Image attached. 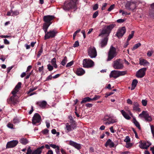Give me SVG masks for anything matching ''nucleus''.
<instances>
[{"label": "nucleus", "mask_w": 154, "mask_h": 154, "mask_svg": "<svg viewBox=\"0 0 154 154\" xmlns=\"http://www.w3.org/2000/svg\"><path fill=\"white\" fill-rule=\"evenodd\" d=\"M115 24H112L109 25H105L100 30V33L98 35L99 37H104L102 39L99 43V45L101 48L105 47L107 44L108 40V37L111 32L112 30L115 27Z\"/></svg>", "instance_id": "obj_1"}, {"label": "nucleus", "mask_w": 154, "mask_h": 154, "mask_svg": "<svg viewBox=\"0 0 154 154\" xmlns=\"http://www.w3.org/2000/svg\"><path fill=\"white\" fill-rule=\"evenodd\" d=\"M21 82H19L12 91L11 93L13 94V96L10 97L7 100V102L8 103L15 105L19 102L18 97L16 94L19 91L21 87Z\"/></svg>", "instance_id": "obj_2"}, {"label": "nucleus", "mask_w": 154, "mask_h": 154, "mask_svg": "<svg viewBox=\"0 0 154 154\" xmlns=\"http://www.w3.org/2000/svg\"><path fill=\"white\" fill-rule=\"evenodd\" d=\"M76 8V6L71 1L66 0L64 3L63 8L64 10L69 11L71 9H75Z\"/></svg>", "instance_id": "obj_3"}, {"label": "nucleus", "mask_w": 154, "mask_h": 154, "mask_svg": "<svg viewBox=\"0 0 154 154\" xmlns=\"http://www.w3.org/2000/svg\"><path fill=\"white\" fill-rule=\"evenodd\" d=\"M116 55V49L112 46H111L108 53L107 61H109L112 59Z\"/></svg>", "instance_id": "obj_4"}, {"label": "nucleus", "mask_w": 154, "mask_h": 154, "mask_svg": "<svg viewBox=\"0 0 154 154\" xmlns=\"http://www.w3.org/2000/svg\"><path fill=\"white\" fill-rule=\"evenodd\" d=\"M44 148V146L43 145L32 151L30 147H29L27 150L26 154H41Z\"/></svg>", "instance_id": "obj_5"}, {"label": "nucleus", "mask_w": 154, "mask_h": 154, "mask_svg": "<svg viewBox=\"0 0 154 154\" xmlns=\"http://www.w3.org/2000/svg\"><path fill=\"white\" fill-rule=\"evenodd\" d=\"M88 55L91 58H95L97 56V51L94 47H90L88 50Z\"/></svg>", "instance_id": "obj_6"}, {"label": "nucleus", "mask_w": 154, "mask_h": 154, "mask_svg": "<svg viewBox=\"0 0 154 154\" xmlns=\"http://www.w3.org/2000/svg\"><path fill=\"white\" fill-rule=\"evenodd\" d=\"M83 66L86 68H91L94 65V62L90 59H84L83 61Z\"/></svg>", "instance_id": "obj_7"}, {"label": "nucleus", "mask_w": 154, "mask_h": 154, "mask_svg": "<svg viewBox=\"0 0 154 154\" xmlns=\"http://www.w3.org/2000/svg\"><path fill=\"white\" fill-rule=\"evenodd\" d=\"M57 32L55 30H51L45 33V39H47L50 38H54L57 33Z\"/></svg>", "instance_id": "obj_8"}, {"label": "nucleus", "mask_w": 154, "mask_h": 154, "mask_svg": "<svg viewBox=\"0 0 154 154\" xmlns=\"http://www.w3.org/2000/svg\"><path fill=\"white\" fill-rule=\"evenodd\" d=\"M76 125L74 124L67 123L65 125L64 129L66 132L68 133L75 129Z\"/></svg>", "instance_id": "obj_9"}, {"label": "nucleus", "mask_w": 154, "mask_h": 154, "mask_svg": "<svg viewBox=\"0 0 154 154\" xmlns=\"http://www.w3.org/2000/svg\"><path fill=\"white\" fill-rule=\"evenodd\" d=\"M141 118H143L146 121L150 122L152 121V119L147 111H143L139 115Z\"/></svg>", "instance_id": "obj_10"}, {"label": "nucleus", "mask_w": 154, "mask_h": 154, "mask_svg": "<svg viewBox=\"0 0 154 154\" xmlns=\"http://www.w3.org/2000/svg\"><path fill=\"white\" fill-rule=\"evenodd\" d=\"M103 120L107 121V122L105 123V124L108 125L116 123L118 122L117 119L113 118L108 115H106L104 116Z\"/></svg>", "instance_id": "obj_11"}, {"label": "nucleus", "mask_w": 154, "mask_h": 154, "mask_svg": "<svg viewBox=\"0 0 154 154\" xmlns=\"http://www.w3.org/2000/svg\"><path fill=\"white\" fill-rule=\"evenodd\" d=\"M113 66L114 69H121L124 67L123 64L120 62V59L114 61Z\"/></svg>", "instance_id": "obj_12"}, {"label": "nucleus", "mask_w": 154, "mask_h": 154, "mask_svg": "<svg viewBox=\"0 0 154 154\" xmlns=\"http://www.w3.org/2000/svg\"><path fill=\"white\" fill-rule=\"evenodd\" d=\"M41 117L40 115L38 113H35L32 117V123L33 125H36L40 123L41 121Z\"/></svg>", "instance_id": "obj_13"}, {"label": "nucleus", "mask_w": 154, "mask_h": 154, "mask_svg": "<svg viewBox=\"0 0 154 154\" xmlns=\"http://www.w3.org/2000/svg\"><path fill=\"white\" fill-rule=\"evenodd\" d=\"M54 18V16L48 15L44 16L43 18V20L45 23L50 24L51 25L52 23V20Z\"/></svg>", "instance_id": "obj_14"}, {"label": "nucleus", "mask_w": 154, "mask_h": 154, "mask_svg": "<svg viewBox=\"0 0 154 154\" xmlns=\"http://www.w3.org/2000/svg\"><path fill=\"white\" fill-rule=\"evenodd\" d=\"M36 104L40 108L45 109L48 108V105L45 100H42L38 101L36 102Z\"/></svg>", "instance_id": "obj_15"}, {"label": "nucleus", "mask_w": 154, "mask_h": 154, "mask_svg": "<svg viewBox=\"0 0 154 154\" xmlns=\"http://www.w3.org/2000/svg\"><path fill=\"white\" fill-rule=\"evenodd\" d=\"M139 146L141 149H147L151 145V143L149 142L142 141L139 142Z\"/></svg>", "instance_id": "obj_16"}, {"label": "nucleus", "mask_w": 154, "mask_h": 154, "mask_svg": "<svg viewBox=\"0 0 154 154\" xmlns=\"http://www.w3.org/2000/svg\"><path fill=\"white\" fill-rule=\"evenodd\" d=\"M126 29L125 26L119 28L116 33V35L119 38L122 37L125 33Z\"/></svg>", "instance_id": "obj_17"}, {"label": "nucleus", "mask_w": 154, "mask_h": 154, "mask_svg": "<svg viewBox=\"0 0 154 154\" xmlns=\"http://www.w3.org/2000/svg\"><path fill=\"white\" fill-rule=\"evenodd\" d=\"M125 7L126 9L129 10H133L136 8V4L133 2H128L126 4Z\"/></svg>", "instance_id": "obj_18"}, {"label": "nucleus", "mask_w": 154, "mask_h": 154, "mask_svg": "<svg viewBox=\"0 0 154 154\" xmlns=\"http://www.w3.org/2000/svg\"><path fill=\"white\" fill-rule=\"evenodd\" d=\"M146 69V68H143L139 69L136 73V76L139 78L143 77L145 74V72Z\"/></svg>", "instance_id": "obj_19"}, {"label": "nucleus", "mask_w": 154, "mask_h": 154, "mask_svg": "<svg viewBox=\"0 0 154 154\" xmlns=\"http://www.w3.org/2000/svg\"><path fill=\"white\" fill-rule=\"evenodd\" d=\"M18 143V141L17 140H13L8 142L7 144L6 148H13Z\"/></svg>", "instance_id": "obj_20"}, {"label": "nucleus", "mask_w": 154, "mask_h": 154, "mask_svg": "<svg viewBox=\"0 0 154 154\" xmlns=\"http://www.w3.org/2000/svg\"><path fill=\"white\" fill-rule=\"evenodd\" d=\"M68 144L74 147L78 150L81 148V145L80 144L72 140L69 141Z\"/></svg>", "instance_id": "obj_21"}, {"label": "nucleus", "mask_w": 154, "mask_h": 154, "mask_svg": "<svg viewBox=\"0 0 154 154\" xmlns=\"http://www.w3.org/2000/svg\"><path fill=\"white\" fill-rule=\"evenodd\" d=\"M75 72L77 75L81 76L85 73V71L82 68H79L76 69Z\"/></svg>", "instance_id": "obj_22"}, {"label": "nucleus", "mask_w": 154, "mask_h": 154, "mask_svg": "<svg viewBox=\"0 0 154 154\" xmlns=\"http://www.w3.org/2000/svg\"><path fill=\"white\" fill-rule=\"evenodd\" d=\"M110 78L116 79L119 77L118 71L114 70L112 71L109 75Z\"/></svg>", "instance_id": "obj_23"}, {"label": "nucleus", "mask_w": 154, "mask_h": 154, "mask_svg": "<svg viewBox=\"0 0 154 154\" xmlns=\"http://www.w3.org/2000/svg\"><path fill=\"white\" fill-rule=\"evenodd\" d=\"M133 110H134L138 112L141 111L139 107V105L137 102H134L133 103Z\"/></svg>", "instance_id": "obj_24"}, {"label": "nucleus", "mask_w": 154, "mask_h": 154, "mask_svg": "<svg viewBox=\"0 0 154 154\" xmlns=\"http://www.w3.org/2000/svg\"><path fill=\"white\" fill-rule=\"evenodd\" d=\"M105 146L106 147L109 146L110 148H112L114 146V143L110 139H108L106 143Z\"/></svg>", "instance_id": "obj_25"}, {"label": "nucleus", "mask_w": 154, "mask_h": 154, "mask_svg": "<svg viewBox=\"0 0 154 154\" xmlns=\"http://www.w3.org/2000/svg\"><path fill=\"white\" fill-rule=\"evenodd\" d=\"M120 112L122 116L125 119L129 120L131 118V117L128 115V114L124 110H121Z\"/></svg>", "instance_id": "obj_26"}, {"label": "nucleus", "mask_w": 154, "mask_h": 154, "mask_svg": "<svg viewBox=\"0 0 154 154\" xmlns=\"http://www.w3.org/2000/svg\"><path fill=\"white\" fill-rule=\"evenodd\" d=\"M50 146L54 149H55V151L57 154H59L60 152V148L59 146L55 144H51Z\"/></svg>", "instance_id": "obj_27"}, {"label": "nucleus", "mask_w": 154, "mask_h": 154, "mask_svg": "<svg viewBox=\"0 0 154 154\" xmlns=\"http://www.w3.org/2000/svg\"><path fill=\"white\" fill-rule=\"evenodd\" d=\"M140 64L141 65L146 66L149 64V63L146 60L143 59L140 60Z\"/></svg>", "instance_id": "obj_28"}, {"label": "nucleus", "mask_w": 154, "mask_h": 154, "mask_svg": "<svg viewBox=\"0 0 154 154\" xmlns=\"http://www.w3.org/2000/svg\"><path fill=\"white\" fill-rule=\"evenodd\" d=\"M137 83L138 81L137 79H134L133 80L131 84V90L134 89L137 86Z\"/></svg>", "instance_id": "obj_29"}, {"label": "nucleus", "mask_w": 154, "mask_h": 154, "mask_svg": "<svg viewBox=\"0 0 154 154\" xmlns=\"http://www.w3.org/2000/svg\"><path fill=\"white\" fill-rule=\"evenodd\" d=\"M92 100L91 98L89 97H87L84 98L81 101V103L82 104L84 103H85L87 102H90Z\"/></svg>", "instance_id": "obj_30"}, {"label": "nucleus", "mask_w": 154, "mask_h": 154, "mask_svg": "<svg viewBox=\"0 0 154 154\" xmlns=\"http://www.w3.org/2000/svg\"><path fill=\"white\" fill-rule=\"evenodd\" d=\"M20 142L23 145H26L28 143V141L25 138H21L20 140Z\"/></svg>", "instance_id": "obj_31"}, {"label": "nucleus", "mask_w": 154, "mask_h": 154, "mask_svg": "<svg viewBox=\"0 0 154 154\" xmlns=\"http://www.w3.org/2000/svg\"><path fill=\"white\" fill-rule=\"evenodd\" d=\"M50 25V24H47L45 23L43 24L42 29L44 30L45 33L47 32L48 29Z\"/></svg>", "instance_id": "obj_32"}, {"label": "nucleus", "mask_w": 154, "mask_h": 154, "mask_svg": "<svg viewBox=\"0 0 154 154\" xmlns=\"http://www.w3.org/2000/svg\"><path fill=\"white\" fill-rule=\"evenodd\" d=\"M133 122L135 126L139 129H141L140 125L139 123L137 121L135 118L133 119Z\"/></svg>", "instance_id": "obj_33"}, {"label": "nucleus", "mask_w": 154, "mask_h": 154, "mask_svg": "<svg viewBox=\"0 0 154 154\" xmlns=\"http://www.w3.org/2000/svg\"><path fill=\"white\" fill-rule=\"evenodd\" d=\"M51 63L52 65L55 68H57V65L56 63V60L55 58H54L52 59Z\"/></svg>", "instance_id": "obj_34"}, {"label": "nucleus", "mask_w": 154, "mask_h": 154, "mask_svg": "<svg viewBox=\"0 0 154 154\" xmlns=\"http://www.w3.org/2000/svg\"><path fill=\"white\" fill-rule=\"evenodd\" d=\"M141 45V44L140 43H138L137 44H135L133 48H132V51H133L135 50V49H137L138 47H140Z\"/></svg>", "instance_id": "obj_35"}, {"label": "nucleus", "mask_w": 154, "mask_h": 154, "mask_svg": "<svg viewBox=\"0 0 154 154\" xmlns=\"http://www.w3.org/2000/svg\"><path fill=\"white\" fill-rule=\"evenodd\" d=\"M127 72L126 71H118L119 77L120 76L124 75L126 74Z\"/></svg>", "instance_id": "obj_36"}, {"label": "nucleus", "mask_w": 154, "mask_h": 154, "mask_svg": "<svg viewBox=\"0 0 154 154\" xmlns=\"http://www.w3.org/2000/svg\"><path fill=\"white\" fill-rule=\"evenodd\" d=\"M38 88V87L37 86H35L34 88H30L29 91L27 92V94H29L31 92L34 91L36 90Z\"/></svg>", "instance_id": "obj_37"}, {"label": "nucleus", "mask_w": 154, "mask_h": 154, "mask_svg": "<svg viewBox=\"0 0 154 154\" xmlns=\"http://www.w3.org/2000/svg\"><path fill=\"white\" fill-rule=\"evenodd\" d=\"M67 61V57L66 56H65L64 57V58L61 61V63L62 65L64 66L66 64Z\"/></svg>", "instance_id": "obj_38"}, {"label": "nucleus", "mask_w": 154, "mask_h": 154, "mask_svg": "<svg viewBox=\"0 0 154 154\" xmlns=\"http://www.w3.org/2000/svg\"><path fill=\"white\" fill-rule=\"evenodd\" d=\"M134 31H132L131 34H130L127 39V40L128 41H129L131 38H132L134 36Z\"/></svg>", "instance_id": "obj_39"}, {"label": "nucleus", "mask_w": 154, "mask_h": 154, "mask_svg": "<svg viewBox=\"0 0 154 154\" xmlns=\"http://www.w3.org/2000/svg\"><path fill=\"white\" fill-rule=\"evenodd\" d=\"M69 118L70 120V122H69V123H72L73 124H74L75 125H76V122H75V121H74V120L73 118H72V116H69Z\"/></svg>", "instance_id": "obj_40"}, {"label": "nucleus", "mask_w": 154, "mask_h": 154, "mask_svg": "<svg viewBox=\"0 0 154 154\" xmlns=\"http://www.w3.org/2000/svg\"><path fill=\"white\" fill-rule=\"evenodd\" d=\"M11 12H12V16H15L18 15L19 13L17 11H13L11 10Z\"/></svg>", "instance_id": "obj_41"}, {"label": "nucleus", "mask_w": 154, "mask_h": 154, "mask_svg": "<svg viewBox=\"0 0 154 154\" xmlns=\"http://www.w3.org/2000/svg\"><path fill=\"white\" fill-rule=\"evenodd\" d=\"M7 126L8 128L11 129H14V125L13 124H12L10 123H8L7 125Z\"/></svg>", "instance_id": "obj_42"}, {"label": "nucleus", "mask_w": 154, "mask_h": 154, "mask_svg": "<svg viewBox=\"0 0 154 154\" xmlns=\"http://www.w3.org/2000/svg\"><path fill=\"white\" fill-rule=\"evenodd\" d=\"M100 97V96L96 95L93 98H91V100H95L99 99Z\"/></svg>", "instance_id": "obj_43"}, {"label": "nucleus", "mask_w": 154, "mask_h": 154, "mask_svg": "<svg viewBox=\"0 0 154 154\" xmlns=\"http://www.w3.org/2000/svg\"><path fill=\"white\" fill-rule=\"evenodd\" d=\"M115 6V5L114 4H113L111 5L109 8L108 9L107 11H110L112 10L114 8Z\"/></svg>", "instance_id": "obj_44"}, {"label": "nucleus", "mask_w": 154, "mask_h": 154, "mask_svg": "<svg viewBox=\"0 0 154 154\" xmlns=\"http://www.w3.org/2000/svg\"><path fill=\"white\" fill-rule=\"evenodd\" d=\"M147 101L146 100H142V103L143 105L144 106H146L147 104Z\"/></svg>", "instance_id": "obj_45"}, {"label": "nucleus", "mask_w": 154, "mask_h": 154, "mask_svg": "<svg viewBox=\"0 0 154 154\" xmlns=\"http://www.w3.org/2000/svg\"><path fill=\"white\" fill-rule=\"evenodd\" d=\"M42 52H43V49H42V48H41L38 52V54H37V57H39L41 55Z\"/></svg>", "instance_id": "obj_46"}, {"label": "nucleus", "mask_w": 154, "mask_h": 154, "mask_svg": "<svg viewBox=\"0 0 154 154\" xmlns=\"http://www.w3.org/2000/svg\"><path fill=\"white\" fill-rule=\"evenodd\" d=\"M98 8V5L97 4H95L93 7V10L94 11L96 10Z\"/></svg>", "instance_id": "obj_47"}, {"label": "nucleus", "mask_w": 154, "mask_h": 154, "mask_svg": "<svg viewBox=\"0 0 154 154\" xmlns=\"http://www.w3.org/2000/svg\"><path fill=\"white\" fill-rule=\"evenodd\" d=\"M153 53V51L152 50L149 51L147 53V56L148 57H151Z\"/></svg>", "instance_id": "obj_48"}, {"label": "nucleus", "mask_w": 154, "mask_h": 154, "mask_svg": "<svg viewBox=\"0 0 154 154\" xmlns=\"http://www.w3.org/2000/svg\"><path fill=\"white\" fill-rule=\"evenodd\" d=\"M48 69L49 71H51L53 69V67L52 66H51L50 64H49L47 65Z\"/></svg>", "instance_id": "obj_49"}, {"label": "nucleus", "mask_w": 154, "mask_h": 154, "mask_svg": "<svg viewBox=\"0 0 154 154\" xmlns=\"http://www.w3.org/2000/svg\"><path fill=\"white\" fill-rule=\"evenodd\" d=\"M13 121V123L14 124H18L20 122L19 120L17 118H14Z\"/></svg>", "instance_id": "obj_50"}, {"label": "nucleus", "mask_w": 154, "mask_h": 154, "mask_svg": "<svg viewBox=\"0 0 154 154\" xmlns=\"http://www.w3.org/2000/svg\"><path fill=\"white\" fill-rule=\"evenodd\" d=\"M124 141L127 143L130 142V140L129 137L128 136H126L124 140Z\"/></svg>", "instance_id": "obj_51"}, {"label": "nucleus", "mask_w": 154, "mask_h": 154, "mask_svg": "<svg viewBox=\"0 0 154 154\" xmlns=\"http://www.w3.org/2000/svg\"><path fill=\"white\" fill-rule=\"evenodd\" d=\"M98 14V11H96L93 14L92 17L93 18H96Z\"/></svg>", "instance_id": "obj_52"}, {"label": "nucleus", "mask_w": 154, "mask_h": 154, "mask_svg": "<svg viewBox=\"0 0 154 154\" xmlns=\"http://www.w3.org/2000/svg\"><path fill=\"white\" fill-rule=\"evenodd\" d=\"M125 20V19H119L117 20V22L119 23H121L124 22Z\"/></svg>", "instance_id": "obj_53"}, {"label": "nucleus", "mask_w": 154, "mask_h": 154, "mask_svg": "<svg viewBox=\"0 0 154 154\" xmlns=\"http://www.w3.org/2000/svg\"><path fill=\"white\" fill-rule=\"evenodd\" d=\"M73 64V62L72 61L68 63H67V64L66 65V67H70Z\"/></svg>", "instance_id": "obj_54"}, {"label": "nucleus", "mask_w": 154, "mask_h": 154, "mask_svg": "<svg viewBox=\"0 0 154 154\" xmlns=\"http://www.w3.org/2000/svg\"><path fill=\"white\" fill-rule=\"evenodd\" d=\"M14 66H11L7 68V72L8 73H9L10 72L11 70L13 68Z\"/></svg>", "instance_id": "obj_55"}, {"label": "nucleus", "mask_w": 154, "mask_h": 154, "mask_svg": "<svg viewBox=\"0 0 154 154\" xmlns=\"http://www.w3.org/2000/svg\"><path fill=\"white\" fill-rule=\"evenodd\" d=\"M79 46V43L78 41H76L75 42L73 45V47H78Z\"/></svg>", "instance_id": "obj_56"}, {"label": "nucleus", "mask_w": 154, "mask_h": 154, "mask_svg": "<svg viewBox=\"0 0 154 154\" xmlns=\"http://www.w3.org/2000/svg\"><path fill=\"white\" fill-rule=\"evenodd\" d=\"M49 131L47 129H45L42 131V133L44 134L48 133Z\"/></svg>", "instance_id": "obj_57"}, {"label": "nucleus", "mask_w": 154, "mask_h": 154, "mask_svg": "<svg viewBox=\"0 0 154 154\" xmlns=\"http://www.w3.org/2000/svg\"><path fill=\"white\" fill-rule=\"evenodd\" d=\"M52 78H53V77H52L51 75H50L46 78L45 81H48L50 80H51Z\"/></svg>", "instance_id": "obj_58"}, {"label": "nucleus", "mask_w": 154, "mask_h": 154, "mask_svg": "<svg viewBox=\"0 0 154 154\" xmlns=\"http://www.w3.org/2000/svg\"><path fill=\"white\" fill-rule=\"evenodd\" d=\"M151 129L152 133L153 135V137H154V126L153 125L151 126Z\"/></svg>", "instance_id": "obj_59"}, {"label": "nucleus", "mask_w": 154, "mask_h": 154, "mask_svg": "<svg viewBox=\"0 0 154 154\" xmlns=\"http://www.w3.org/2000/svg\"><path fill=\"white\" fill-rule=\"evenodd\" d=\"M113 92H109L107 93L106 94V95L105 96V97L106 98L108 96L111 95L112 94H113Z\"/></svg>", "instance_id": "obj_60"}, {"label": "nucleus", "mask_w": 154, "mask_h": 154, "mask_svg": "<svg viewBox=\"0 0 154 154\" xmlns=\"http://www.w3.org/2000/svg\"><path fill=\"white\" fill-rule=\"evenodd\" d=\"M107 5V4L106 3H104L103 4L101 8V9L102 10H105V8L106 6Z\"/></svg>", "instance_id": "obj_61"}, {"label": "nucleus", "mask_w": 154, "mask_h": 154, "mask_svg": "<svg viewBox=\"0 0 154 154\" xmlns=\"http://www.w3.org/2000/svg\"><path fill=\"white\" fill-rule=\"evenodd\" d=\"M4 43L6 45H8L10 44L9 42L6 39H4Z\"/></svg>", "instance_id": "obj_62"}, {"label": "nucleus", "mask_w": 154, "mask_h": 154, "mask_svg": "<svg viewBox=\"0 0 154 154\" xmlns=\"http://www.w3.org/2000/svg\"><path fill=\"white\" fill-rule=\"evenodd\" d=\"M127 103L129 104H132V102L130 99H128L127 100Z\"/></svg>", "instance_id": "obj_63"}, {"label": "nucleus", "mask_w": 154, "mask_h": 154, "mask_svg": "<svg viewBox=\"0 0 154 154\" xmlns=\"http://www.w3.org/2000/svg\"><path fill=\"white\" fill-rule=\"evenodd\" d=\"M80 31H81V29H80L77 30L74 33L73 35H74V36H76V35L78 33H79V32H80Z\"/></svg>", "instance_id": "obj_64"}]
</instances>
